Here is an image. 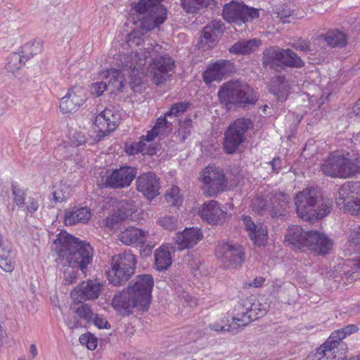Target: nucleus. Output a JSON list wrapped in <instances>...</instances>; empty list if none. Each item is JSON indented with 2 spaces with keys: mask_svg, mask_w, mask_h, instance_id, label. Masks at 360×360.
I'll use <instances>...</instances> for the list:
<instances>
[{
  "mask_svg": "<svg viewBox=\"0 0 360 360\" xmlns=\"http://www.w3.org/2000/svg\"><path fill=\"white\" fill-rule=\"evenodd\" d=\"M53 243L54 250L63 266H72L84 273L93 261L94 248L89 243L66 233H60Z\"/></svg>",
  "mask_w": 360,
  "mask_h": 360,
  "instance_id": "1",
  "label": "nucleus"
},
{
  "mask_svg": "<svg viewBox=\"0 0 360 360\" xmlns=\"http://www.w3.org/2000/svg\"><path fill=\"white\" fill-rule=\"evenodd\" d=\"M295 205L297 215L303 220L314 221L327 216L331 211V202L323 198L314 188H304L297 193Z\"/></svg>",
  "mask_w": 360,
  "mask_h": 360,
  "instance_id": "2",
  "label": "nucleus"
},
{
  "mask_svg": "<svg viewBox=\"0 0 360 360\" xmlns=\"http://www.w3.org/2000/svg\"><path fill=\"white\" fill-rule=\"evenodd\" d=\"M266 314V306L259 302H253L250 299L241 300L233 310L232 323L229 325L210 324V328L215 331H229L238 333L252 321Z\"/></svg>",
  "mask_w": 360,
  "mask_h": 360,
  "instance_id": "3",
  "label": "nucleus"
},
{
  "mask_svg": "<svg viewBox=\"0 0 360 360\" xmlns=\"http://www.w3.org/2000/svg\"><path fill=\"white\" fill-rule=\"evenodd\" d=\"M127 43L129 46H140V51L131 52L130 54L120 55L121 66L124 70H128L130 74L143 73V67L148 58H153L162 46L151 39H142L140 37L129 36Z\"/></svg>",
  "mask_w": 360,
  "mask_h": 360,
  "instance_id": "4",
  "label": "nucleus"
},
{
  "mask_svg": "<svg viewBox=\"0 0 360 360\" xmlns=\"http://www.w3.org/2000/svg\"><path fill=\"white\" fill-rule=\"evenodd\" d=\"M217 94L221 103L226 106L233 105L238 108H249L258 101V96L253 88L248 83L239 80H231L223 84Z\"/></svg>",
  "mask_w": 360,
  "mask_h": 360,
  "instance_id": "5",
  "label": "nucleus"
},
{
  "mask_svg": "<svg viewBox=\"0 0 360 360\" xmlns=\"http://www.w3.org/2000/svg\"><path fill=\"white\" fill-rule=\"evenodd\" d=\"M323 172L329 176L350 178L360 174L359 154H332L322 165Z\"/></svg>",
  "mask_w": 360,
  "mask_h": 360,
  "instance_id": "6",
  "label": "nucleus"
},
{
  "mask_svg": "<svg viewBox=\"0 0 360 360\" xmlns=\"http://www.w3.org/2000/svg\"><path fill=\"white\" fill-rule=\"evenodd\" d=\"M163 0H139L133 2V9L143 30L150 31L162 24L167 18V11L161 4Z\"/></svg>",
  "mask_w": 360,
  "mask_h": 360,
  "instance_id": "7",
  "label": "nucleus"
},
{
  "mask_svg": "<svg viewBox=\"0 0 360 360\" xmlns=\"http://www.w3.org/2000/svg\"><path fill=\"white\" fill-rule=\"evenodd\" d=\"M136 264V257L130 252L113 256L111 269L107 272L109 282L115 286L124 285L134 274Z\"/></svg>",
  "mask_w": 360,
  "mask_h": 360,
  "instance_id": "8",
  "label": "nucleus"
},
{
  "mask_svg": "<svg viewBox=\"0 0 360 360\" xmlns=\"http://www.w3.org/2000/svg\"><path fill=\"white\" fill-rule=\"evenodd\" d=\"M252 127V121L248 118H238L230 124L224 132L223 148L226 154H233L245 142V133Z\"/></svg>",
  "mask_w": 360,
  "mask_h": 360,
  "instance_id": "9",
  "label": "nucleus"
},
{
  "mask_svg": "<svg viewBox=\"0 0 360 360\" xmlns=\"http://www.w3.org/2000/svg\"><path fill=\"white\" fill-rule=\"evenodd\" d=\"M360 182L347 181L338 189L337 206L351 214L360 217Z\"/></svg>",
  "mask_w": 360,
  "mask_h": 360,
  "instance_id": "10",
  "label": "nucleus"
},
{
  "mask_svg": "<svg viewBox=\"0 0 360 360\" xmlns=\"http://www.w3.org/2000/svg\"><path fill=\"white\" fill-rule=\"evenodd\" d=\"M259 13L257 8L232 1L224 6L222 14L224 19L228 22L240 26L259 18Z\"/></svg>",
  "mask_w": 360,
  "mask_h": 360,
  "instance_id": "11",
  "label": "nucleus"
},
{
  "mask_svg": "<svg viewBox=\"0 0 360 360\" xmlns=\"http://www.w3.org/2000/svg\"><path fill=\"white\" fill-rule=\"evenodd\" d=\"M203 193L214 197L223 192L227 186L228 180L223 169L215 167H207L201 172Z\"/></svg>",
  "mask_w": 360,
  "mask_h": 360,
  "instance_id": "12",
  "label": "nucleus"
},
{
  "mask_svg": "<svg viewBox=\"0 0 360 360\" xmlns=\"http://www.w3.org/2000/svg\"><path fill=\"white\" fill-rule=\"evenodd\" d=\"M121 117L117 111L110 108H105L95 118V131L96 135L95 140L100 141L110 132L116 129L120 124Z\"/></svg>",
  "mask_w": 360,
  "mask_h": 360,
  "instance_id": "13",
  "label": "nucleus"
},
{
  "mask_svg": "<svg viewBox=\"0 0 360 360\" xmlns=\"http://www.w3.org/2000/svg\"><path fill=\"white\" fill-rule=\"evenodd\" d=\"M154 286L153 278L150 274H141L136 277L133 284L127 288L139 300L145 310H148L151 302V292Z\"/></svg>",
  "mask_w": 360,
  "mask_h": 360,
  "instance_id": "14",
  "label": "nucleus"
},
{
  "mask_svg": "<svg viewBox=\"0 0 360 360\" xmlns=\"http://www.w3.org/2000/svg\"><path fill=\"white\" fill-rule=\"evenodd\" d=\"M216 255L221 259L224 264L228 268H236L240 266L244 261L243 248L240 245L232 242L219 243Z\"/></svg>",
  "mask_w": 360,
  "mask_h": 360,
  "instance_id": "15",
  "label": "nucleus"
},
{
  "mask_svg": "<svg viewBox=\"0 0 360 360\" xmlns=\"http://www.w3.org/2000/svg\"><path fill=\"white\" fill-rule=\"evenodd\" d=\"M115 59L117 60L116 65L120 69H107L100 74L101 78L105 79V82H107L108 90L111 94L123 91L125 84V75H128V77L131 78L134 77L136 79L139 74H130L128 70H124V68L120 65L121 60L120 55L117 56V58Z\"/></svg>",
  "mask_w": 360,
  "mask_h": 360,
  "instance_id": "16",
  "label": "nucleus"
},
{
  "mask_svg": "<svg viewBox=\"0 0 360 360\" xmlns=\"http://www.w3.org/2000/svg\"><path fill=\"white\" fill-rule=\"evenodd\" d=\"M150 65L153 75V82L159 86L166 82L171 75L169 72L174 70V61L167 53L164 55L158 53L152 58V63H150Z\"/></svg>",
  "mask_w": 360,
  "mask_h": 360,
  "instance_id": "17",
  "label": "nucleus"
},
{
  "mask_svg": "<svg viewBox=\"0 0 360 360\" xmlns=\"http://www.w3.org/2000/svg\"><path fill=\"white\" fill-rule=\"evenodd\" d=\"M139 302L127 288L114 296L112 300V306L120 314L125 316L132 314L134 309L146 311L144 307L139 304Z\"/></svg>",
  "mask_w": 360,
  "mask_h": 360,
  "instance_id": "18",
  "label": "nucleus"
},
{
  "mask_svg": "<svg viewBox=\"0 0 360 360\" xmlns=\"http://www.w3.org/2000/svg\"><path fill=\"white\" fill-rule=\"evenodd\" d=\"M137 175V168L121 166L107 176L105 186L110 188H124L129 186Z\"/></svg>",
  "mask_w": 360,
  "mask_h": 360,
  "instance_id": "19",
  "label": "nucleus"
},
{
  "mask_svg": "<svg viewBox=\"0 0 360 360\" xmlns=\"http://www.w3.org/2000/svg\"><path fill=\"white\" fill-rule=\"evenodd\" d=\"M334 344L332 338H328L315 352L308 354L305 360H346L347 356L338 352V349L344 350L345 345L340 343L338 347H334Z\"/></svg>",
  "mask_w": 360,
  "mask_h": 360,
  "instance_id": "20",
  "label": "nucleus"
},
{
  "mask_svg": "<svg viewBox=\"0 0 360 360\" xmlns=\"http://www.w3.org/2000/svg\"><path fill=\"white\" fill-rule=\"evenodd\" d=\"M136 189L148 200H153L160 194V179L151 172L141 174L136 178Z\"/></svg>",
  "mask_w": 360,
  "mask_h": 360,
  "instance_id": "21",
  "label": "nucleus"
},
{
  "mask_svg": "<svg viewBox=\"0 0 360 360\" xmlns=\"http://www.w3.org/2000/svg\"><path fill=\"white\" fill-rule=\"evenodd\" d=\"M86 100L85 89L80 86H75L61 98L60 108L63 113L75 112Z\"/></svg>",
  "mask_w": 360,
  "mask_h": 360,
  "instance_id": "22",
  "label": "nucleus"
},
{
  "mask_svg": "<svg viewBox=\"0 0 360 360\" xmlns=\"http://www.w3.org/2000/svg\"><path fill=\"white\" fill-rule=\"evenodd\" d=\"M235 71L233 63L229 60H219L212 63L202 74L203 80L206 84L223 79L224 75Z\"/></svg>",
  "mask_w": 360,
  "mask_h": 360,
  "instance_id": "23",
  "label": "nucleus"
},
{
  "mask_svg": "<svg viewBox=\"0 0 360 360\" xmlns=\"http://www.w3.org/2000/svg\"><path fill=\"white\" fill-rule=\"evenodd\" d=\"M200 217L210 224L223 223L227 216V212L219 206L216 200H209L204 202L199 211Z\"/></svg>",
  "mask_w": 360,
  "mask_h": 360,
  "instance_id": "24",
  "label": "nucleus"
},
{
  "mask_svg": "<svg viewBox=\"0 0 360 360\" xmlns=\"http://www.w3.org/2000/svg\"><path fill=\"white\" fill-rule=\"evenodd\" d=\"M290 197L288 194L276 191L269 196V213L273 218L285 217L290 207Z\"/></svg>",
  "mask_w": 360,
  "mask_h": 360,
  "instance_id": "25",
  "label": "nucleus"
},
{
  "mask_svg": "<svg viewBox=\"0 0 360 360\" xmlns=\"http://www.w3.org/2000/svg\"><path fill=\"white\" fill-rule=\"evenodd\" d=\"M224 23L221 20H212L203 29L200 37L199 47L208 49L213 46L217 40L218 36L224 32Z\"/></svg>",
  "mask_w": 360,
  "mask_h": 360,
  "instance_id": "26",
  "label": "nucleus"
},
{
  "mask_svg": "<svg viewBox=\"0 0 360 360\" xmlns=\"http://www.w3.org/2000/svg\"><path fill=\"white\" fill-rule=\"evenodd\" d=\"M333 247V242L325 234L317 231H310L306 248L316 253L327 254Z\"/></svg>",
  "mask_w": 360,
  "mask_h": 360,
  "instance_id": "27",
  "label": "nucleus"
},
{
  "mask_svg": "<svg viewBox=\"0 0 360 360\" xmlns=\"http://www.w3.org/2000/svg\"><path fill=\"white\" fill-rule=\"evenodd\" d=\"M202 238V233L199 229L186 228L179 233L175 238V245L179 250L193 248Z\"/></svg>",
  "mask_w": 360,
  "mask_h": 360,
  "instance_id": "28",
  "label": "nucleus"
},
{
  "mask_svg": "<svg viewBox=\"0 0 360 360\" xmlns=\"http://www.w3.org/2000/svg\"><path fill=\"white\" fill-rule=\"evenodd\" d=\"M134 212L132 202L122 201L119 203L117 211L106 219V226L110 229H117L119 224L128 219Z\"/></svg>",
  "mask_w": 360,
  "mask_h": 360,
  "instance_id": "29",
  "label": "nucleus"
},
{
  "mask_svg": "<svg viewBox=\"0 0 360 360\" xmlns=\"http://www.w3.org/2000/svg\"><path fill=\"white\" fill-rule=\"evenodd\" d=\"M309 234V231H305L300 226H292L289 228L285 239L292 248L304 251Z\"/></svg>",
  "mask_w": 360,
  "mask_h": 360,
  "instance_id": "30",
  "label": "nucleus"
},
{
  "mask_svg": "<svg viewBox=\"0 0 360 360\" xmlns=\"http://www.w3.org/2000/svg\"><path fill=\"white\" fill-rule=\"evenodd\" d=\"M91 218V211L86 207H72L65 211V223L66 225H74L77 223H86Z\"/></svg>",
  "mask_w": 360,
  "mask_h": 360,
  "instance_id": "31",
  "label": "nucleus"
},
{
  "mask_svg": "<svg viewBox=\"0 0 360 360\" xmlns=\"http://www.w3.org/2000/svg\"><path fill=\"white\" fill-rule=\"evenodd\" d=\"M321 40L332 48H343L347 44L346 34L338 30H329L325 34H322L315 39L314 41L320 43Z\"/></svg>",
  "mask_w": 360,
  "mask_h": 360,
  "instance_id": "32",
  "label": "nucleus"
},
{
  "mask_svg": "<svg viewBox=\"0 0 360 360\" xmlns=\"http://www.w3.org/2000/svg\"><path fill=\"white\" fill-rule=\"evenodd\" d=\"M281 49L270 47L263 52L262 65L266 68L280 71L282 69Z\"/></svg>",
  "mask_w": 360,
  "mask_h": 360,
  "instance_id": "33",
  "label": "nucleus"
},
{
  "mask_svg": "<svg viewBox=\"0 0 360 360\" xmlns=\"http://www.w3.org/2000/svg\"><path fill=\"white\" fill-rule=\"evenodd\" d=\"M146 234L148 231L131 226L121 232L119 239L127 245L144 243Z\"/></svg>",
  "mask_w": 360,
  "mask_h": 360,
  "instance_id": "34",
  "label": "nucleus"
},
{
  "mask_svg": "<svg viewBox=\"0 0 360 360\" xmlns=\"http://www.w3.org/2000/svg\"><path fill=\"white\" fill-rule=\"evenodd\" d=\"M154 257L155 269L159 271L167 270L172 265V254L167 245H162L155 250Z\"/></svg>",
  "mask_w": 360,
  "mask_h": 360,
  "instance_id": "35",
  "label": "nucleus"
},
{
  "mask_svg": "<svg viewBox=\"0 0 360 360\" xmlns=\"http://www.w3.org/2000/svg\"><path fill=\"white\" fill-rule=\"evenodd\" d=\"M359 330V327L355 324H349L341 329L337 330L332 333V334L329 336L328 338H331L335 343L334 347H338L339 344H343L345 345L344 350L338 349V352L340 354L346 356V353L347 352V346L345 342L342 341V340L346 338L347 335H349L354 333H356Z\"/></svg>",
  "mask_w": 360,
  "mask_h": 360,
  "instance_id": "36",
  "label": "nucleus"
},
{
  "mask_svg": "<svg viewBox=\"0 0 360 360\" xmlns=\"http://www.w3.org/2000/svg\"><path fill=\"white\" fill-rule=\"evenodd\" d=\"M77 289L82 299L94 300L98 297L101 285L98 282L88 281L82 282Z\"/></svg>",
  "mask_w": 360,
  "mask_h": 360,
  "instance_id": "37",
  "label": "nucleus"
},
{
  "mask_svg": "<svg viewBox=\"0 0 360 360\" xmlns=\"http://www.w3.org/2000/svg\"><path fill=\"white\" fill-rule=\"evenodd\" d=\"M260 41L255 39L241 40L231 46L229 51L231 53L236 55H245L254 52L259 46Z\"/></svg>",
  "mask_w": 360,
  "mask_h": 360,
  "instance_id": "38",
  "label": "nucleus"
},
{
  "mask_svg": "<svg viewBox=\"0 0 360 360\" xmlns=\"http://www.w3.org/2000/svg\"><path fill=\"white\" fill-rule=\"evenodd\" d=\"M282 69L285 67L302 68L304 63L296 53L290 49H281Z\"/></svg>",
  "mask_w": 360,
  "mask_h": 360,
  "instance_id": "39",
  "label": "nucleus"
},
{
  "mask_svg": "<svg viewBox=\"0 0 360 360\" xmlns=\"http://www.w3.org/2000/svg\"><path fill=\"white\" fill-rule=\"evenodd\" d=\"M0 268L6 272L14 269V262L11 256V250L4 245L2 236L0 234Z\"/></svg>",
  "mask_w": 360,
  "mask_h": 360,
  "instance_id": "40",
  "label": "nucleus"
},
{
  "mask_svg": "<svg viewBox=\"0 0 360 360\" xmlns=\"http://www.w3.org/2000/svg\"><path fill=\"white\" fill-rule=\"evenodd\" d=\"M213 1L214 0H181V4L185 12L196 13L212 5Z\"/></svg>",
  "mask_w": 360,
  "mask_h": 360,
  "instance_id": "41",
  "label": "nucleus"
},
{
  "mask_svg": "<svg viewBox=\"0 0 360 360\" xmlns=\"http://www.w3.org/2000/svg\"><path fill=\"white\" fill-rule=\"evenodd\" d=\"M347 245L350 253H360V225H355L350 228Z\"/></svg>",
  "mask_w": 360,
  "mask_h": 360,
  "instance_id": "42",
  "label": "nucleus"
},
{
  "mask_svg": "<svg viewBox=\"0 0 360 360\" xmlns=\"http://www.w3.org/2000/svg\"><path fill=\"white\" fill-rule=\"evenodd\" d=\"M250 207L253 212L260 215L269 212V198L258 195L252 199Z\"/></svg>",
  "mask_w": 360,
  "mask_h": 360,
  "instance_id": "43",
  "label": "nucleus"
},
{
  "mask_svg": "<svg viewBox=\"0 0 360 360\" xmlns=\"http://www.w3.org/2000/svg\"><path fill=\"white\" fill-rule=\"evenodd\" d=\"M249 236L255 244L262 246L264 245L267 238V228L262 224H257L255 229L250 233Z\"/></svg>",
  "mask_w": 360,
  "mask_h": 360,
  "instance_id": "44",
  "label": "nucleus"
},
{
  "mask_svg": "<svg viewBox=\"0 0 360 360\" xmlns=\"http://www.w3.org/2000/svg\"><path fill=\"white\" fill-rule=\"evenodd\" d=\"M165 200L172 207H178L183 202V196L180 192V188L173 185L170 188L167 190L165 195Z\"/></svg>",
  "mask_w": 360,
  "mask_h": 360,
  "instance_id": "45",
  "label": "nucleus"
},
{
  "mask_svg": "<svg viewBox=\"0 0 360 360\" xmlns=\"http://www.w3.org/2000/svg\"><path fill=\"white\" fill-rule=\"evenodd\" d=\"M42 49V44L39 41H33L25 44L21 48V53L23 55L25 60H28L34 56L39 53Z\"/></svg>",
  "mask_w": 360,
  "mask_h": 360,
  "instance_id": "46",
  "label": "nucleus"
},
{
  "mask_svg": "<svg viewBox=\"0 0 360 360\" xmlns=\"http://www.w3.org/2000/svg\"><path fill=\"white\" fill-rule=\"evenodd\" d=\"M26 61L21 52L11 53L8 58L6 68L8 71L14 72L24 65Z\"/></svg>",
  "mask_w": 360,
  "mask_h": 360,
  "instance_id": "47",
  "label": "nucleus"
},
{
  "mask_svg": "<svg viewBox=\"0 0 360 360\" xmlns=\"http://www.w3.org/2000/svg\"><path fill=\"white\" fill-rule=\"evenodd\" d=\"M192 129L193 122L191 118L186 117L183 121L179 122V128L176 134L181 142H184L187 137L191 135Z\"/></svg>",
  "mask_w": 360,
  "mask_h": 360,
  "instance_id": "48",
  "label": "nucleus"
},
{
  "mask_svg": "<svg viewBox=\"0 0 360 360\" xmlns=\"http://www.w3.org/2000/svg\"><path fill=\"white\" fill-rule=\"evenodd\" d=\"M167 117L165 115L158 118L153 127L158 136H165L172 130V123L167 120Z\"/></svg>",
  "mask_w": 360,
  "mask_h": 360,
  "instance_id": "49",
  "label": "nucleus"
},
{
  "mask_svg": "<svg viewBox=\"0 0 360 360\" xmlns=\"http://www.w3.org/2000/svg\"><path fill=\"white\" fill-rule=\"evenodd\" d=\"M190 105L187 102H178L171 105L169 110L165 113V117H179L181 116Z\"/></svg>",
  "mask_w": 360,
  "mask_h": 360,
  "instance_id": "50",
  "label": "nucleus"
},
{
  "mask_svg": "<svg viewBox=\"0 0 360 360\" xmlns=\"http://www.w3.org/2000/svg\"><path fill=\"white\" fill-rule=\"evenodd\" d=\"M290 46L295 50L307 54L309 53L310 55H313L316 51V50L311 46L309 41L302 39L294 41Z\"/></svg>",
  "mask_w": 360,
  "mask_h": 360,
  "instance_id": "51",
  "label": "nucleus"
},
{
  "mask_svg": "<svg viewBox=\"0 0 360 360\" xmlns=\"http://www.w3.org/2000/svg\"><path fill=\"white\" fill-rule=\"evenodd\" d=\"M158 224L164 229L172 231L177 227V219L173 216L165 215L159 218Z\"/></svg>",
  "mask_w": 360,
  "mask_h": 360,
  "instance_id": "52",
  "label": "nucleus"
},
{
  "mask_svg": "<svg viewBox=\"0 0 360 360\" xmlns=\"http://www.w3.org/2000/svg\"><path fill=\"white\" fill-rule=\"evenodd\" d=\"M13 200L19 207H22L25 205V193L24 191L18 188L15 184L11 185Z\"/></svg>",
  "mask_w": 360,
  "mask_h": 360,
  "instance_id": "53",
  "label": "nucleus"
},
{
  "mask_svg": "<svg viewBox=\"0 0 360 360\" xmlns=\"http://www.w3.org/2000/svg\"><path fill=\"white\" fill-rule=\"evenodd\" d=\"M76 314L80 318L89 322L94 318V314L87 304H82L75 310Z\"/></svg>",
  "mask_w": 360,
  "mask_h": 360,
  "instance_id": "54",
  "label": "nucleus"
},
{
  "mask_svg": "<svg viewBox=\"0 0 360 360\" xmlns=\"http://www.w3.org/2000/svg\"><path fill=\"white\" fill-rule=\"evenodd\" d=\"M79 340L82 345H86L89 350H94L97 347V338L91 333L82 335Z\"/></svg>",
  "mask_w": 360,
  "mask_h": 360,
  "instance_id": "55",
  "label": "nucleus"
},
{
  "mask_svg": "<svg viewBox=\"0 0 360 360\" xmlns=\"http://www.w3.org/2000/svg\"><path fill=\"white\" fill-rule=\"evenodd\" d=\"M76 267L68 266L64 271V283L65 285H70L76 281L77 273L75 271Z\"/></svg>",
  "mask_w": 360,
  "mask_h": 360,
  "instance_id": "56",
  "label": "nucleus"
},
{
  "mask_svg": "<svg viewBox=\"0 0 360 360\" xmlns=\"http://www.w3.org/2000/svg\"><path fill=\"white\" fill-rule=\"evenodd\" d=\"M274 13L276 15V18H279L283 22H287L288 21L286 19L292 15V11L288 6H284L274 10Z\"/></svg>",
  "mask_w": 360,
  "mask_h": 360,
  "instance_id": "57",
  "label": "nucleus"
},
{
  "mask_svg": "<svg viewBox=\"0 0 360 360\" xmlns=\"http://www.w3.org/2000/svg\"><path fill=\"white\" fill-rule=\"evenodd\" d=\"M105 90H108V86L105 80L96 82L91 86V93L96 96H101Z\"/></svg>",
  "mask_w": 360,
  "mask_h": 360,
  "instance_id": "58",
  "label": "nucleus"
},
{
  "mask_svg": "<svg viewBox=\"0 0 360 360\" xmlns=\"http://www.w3.org/2000/svg\"><path fill=\"white\" fill-rule=\"evenodd\" d=\"M39 207V201L37 198L33 197H29L26 203L25 210L27 212L33 214L37 211Z\"/></svg>",
  "mask_w": 360,
  "mask_h": 360,
  "instance_id": "59",
  "label": "nucleus"
},
{
  "mask_svg": "<svg viewBox=\"0 0 360 360\" xmlns=\"http://www.w3.org/2000/svg\"><path fill=\"white\" fill-rule=\"evenodd\" d=\"M12 103L13 101L9 99L7 96L0 93V116L5 113L8 106H10Z\"/></svg>",
  "mask_w": 360,
  "mask_h": 360,
  "instance_id": "60",
  "label": "nucleus"
},
{
  "mask_svg": "<svg viewBox=\"0 0 360 360\" xmlns=\"http://www.w3.org/2000/svg\"><path fill=\"white\" fill-rule=\"evenodd\" d=\"M93 319L95 326L99 329L109 328L110 326V323L105 319L98 315L94 314Z\"/></svg>",
  "mask_w": 360,
  "mask_h": 360,
  "instance_id": "61",
  "label": "nucleus"
},
{
  "mask_svg": "<svg viewBox=\"0 0 360 360\" xmlns=\"http://www.w3.org/2000/svg\"><path fill=\"white\" fill-rule=\"evenodd\" d=\"M242 221L243 224L245 226L246 230L250 233L252 231H253L254 229H255V226L257 224H255L250 217L243 215L242 216Z\"/></svg>",
  "mask_w": 360,
  "mask_h": 360,
  "instance_id": "62",
  "label": "nucleus"
},
{
  "mask_svg": "<svg viewBox=\"0 0 360 360\" xmlns=\"http://www.w3.org/2000/svg\"><path fill=\"white\" fill-rule=\"evenodd\" d=\"M67 325L72 330L82 326L78 317L75 315L68 316Z\"/></svg>",
  "mask_w": 360,
  "mask_h": 360,
  "instance_id": "63",
  "label": "nucleus"
},
{
  "mask_svg": "<svg viewBox=\"0 0 360 360\" xmlns=\"http://www.w3.org/2000/svg\"><path fill=\"white\" fill-rule=\"evenodd\" d=\"M269 164L271 166L272 172L278 174L282 167V161L280 158H274Z\"/></svg>",
  "mask_w": 360,
  "mask_h": 360,
  "instance_id": "64",
  "label": "nucleus"
}]
</instances>
